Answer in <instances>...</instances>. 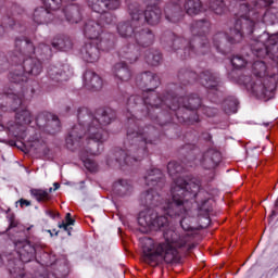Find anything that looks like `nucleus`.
<instances>
[{
  "label": "nucleus",
  "mask_w": 278,
  "mask_h": 278,
  "mask_svg": "<svg viewBox=\"0 0 278 278\" xmlns=\"http://www.w3.org/2000/svg\"><path fill=\"white\" fill-rule=\"evenodd\" d=\"M138 223L144 229H163L165 242H157L152 238L141 239L142 262L156 268L162 264H179L181 262V251L192 249V235H179L175 228L168 227V217L157 216V214L140 215Z\"/></svg>",
  "instance_id": "f257e3e1"
},
{
  "label": "nucleus",
  "mask_w": 278,
  "mask_h": 278,
  "mask_svg": "<svg viewBox=\"0 0 278 278\" xmlns=\"http://www.w3.org/2000/svg\"><path fill=\"white\" fill-rule=\"evenodd\" d=\"M167 172L169 177L174 179V185L170 189L172 201L166 202L164 212L172 218L186 216L192 210V200L197 197L200 186L179 176L180 173H184V166L177 161H172L167 164Z\"/></svg>",
  "instance_id": "f03ea898"
},
{
  "label": "nucleus",
  "mask_w": 278,
  "mask_h": 278,
  "mask_svg": "<svg viewBox=\"0 0 278 278\" xmlns=\"http://www.w3.org/2000/svg\"><path fill=\"white\" fill-rule=\"evenodd\" d=\"M114 116V111L110 109L98 111L97 117L87 115V118H89L88 124L85 127L83 124L74 126L70 131V137L66 139V143L74 146L76 142H79L84 136L86 140H93V142L101 143L105 142L108 140V131H105L103 127L110 125Z\"/></svg>",
  "instance_id": "7ed1b4c3"
},
{
  "label": "nucleus",
  "mask_w": 278,
  "mask_h": 278,
  "mask_svg": "<svg viewBox=\"0 0 278 278\" xmlns=\"http://www.w3.org/2000/svg\"><path fill=\"white\" fill-rule=\"evenodd\" d=\"M252 73L256 78L245 84L247 89L251 90L257 99L268 101L273 97V85L268 79L264 78L268 75L266 63L263 61L254 62Z\"/></svg>",
  "instance_id": "20e7f679"
},
{
  "label": "nucleus",
  "mask_w": 278,
  "mask_h": 278,
  "mask_svg": "<svg viewBox=\"0 0 278 278\" xmlns=\"http://www.w3.org/2000/svg\"><path fill=\"white\" fill-rule=\"evenodd\" d=\"M101 25H99L97 22H89L85 25V36L91 40V42L86 43L81 51L85 62H99V45H101Z\"/></svg>",
  "instance_id": "39448f33"
},
{
  "label": "nucleus",
  "mask_w": 278,
  "mask_h": 278,
  "mask_svg": "<svg viewBox=\"0 0 278 278\" xmlns=\"http://www.w3.org/2000/svg\"><path fill=\"white\" fill-rule=\"evenodd\" d=\"M169 110H179V108H186L187 110H199L201 108V98L197 94H192L189 98L173 97L170 93L162 100Z\"/></svg>",
  "instance_id": "423d86ee"
},
{
  "label": "nucleus",
  "mask_w": 278,
  "mask_h": 278,
  "mask_svg": "<svg viewBox=\"0 0 278 278\" xmlns=\"http://www.w3.org/2000/svg\"><path fill=\"white\" fill-rule=\"evenodd\" d=\"M89 8L98 14H104L108 10H118L121 0H87Z\"/></svg>",
  "instance_id": "0eeeda50"
},
{
  "label": "nucleus",
  "mask_w": 278,
  "mask_h": 278,
  "mask_svg": "<svg viewBox=\"0 0 278 278\" xmlns=\"http://www.w3.org/2000/svg\"><path fill=\"white\" fill-rule=\"evenodd\" d=\"M15 247L17 253H20V258L24 264L31 262L34 257H36V248H34L28 240L16 241Z\"/></svg>",
  "instance_id": "6e6552de"
},
{
  "label": "nucleus",
  "mask_w": 278,
  "mask_h": 278,
  "mask_svg": "<svg viewBox=\"0 0 278 278\" xmlns=\"http://www.w3.org/2000/svg\"><path fill=\"white\" fill-rule=\"evenodd\" d=\"M146 1H154V4H149L143 13L144 21L148 25H159L162 21V9L157 5L160 0H146Z\"/></svg>",
  "instance_id": "1a4fd4ad"
},
{
  "label": "nucleus",
  "mask_w": 278,
  "mask_h": 278,
  "mask_svg": "<svg viewBox=\"0 0 278 278\" xmlns=\"http://www.w3.org/2000/svg\"><path fill=\"white\" fill-rule=\"evenodd\" d=\"M222 160H223V155L218 150L210 149L203 154L202 166L206 170H212L220 164Z\"/></svg>",
  "instance_id": "9d476101"
},
{
  "label": "nucleus",
  "mask_w": 278,
  "mask_h": 278,
  "mask_svg": "<svg viewBox=\"0 0 278 278\" xmlns=\"http://www.w3.org/2000/svg\"><path fill=\"white\" fill-rule=\"evenodd\" d=\"M134 38L140 47H151L155 42V35L149 28H137Z\"/></svg>",
  "instance_id": "9b49d317"
},
{
  "label": "nucleus",
  "mask_w": 278,
  "mask_h": 278,
  "mask_svg": "<svg viewBox=\"0 0 278 278\" xmlns=\"http://www.w3.org/2000/svg\"><path fill=\"white\" fill-rule=\"evenodd\" d=\"M84 85L89 90H101L103 88V79L97 73L88 70L84 74Z\"/></svg>",
  "instance_id": "f8f14e48"
},
{
  "label": "nucleus",
  "mask_w": 278,
  "mask_h": 278,
  "mask_svg": "<svg viewBox=\"0 0 278 278\" xmlns=\"http://www.w3.org/2000/svg\"><path fill=\"white\" fill-rule=\"evenodd\" d=\"M112 71L119 81H129L131 79V71H129L126 62L116 63Z\"/></svg>",
  "instance_id": "ddd939ff"
},
{
  "label": "nucleus",
  "mask_w": 278,
  "mask_h": 278,
  "mask_svg": "<svg viewBox=\"0 0 278 278\" xmlns=\"http://www.w3.org/2000/svg\"><path fill=\"white\" fill-rule=\"evenodd\" d=\"M20 103L21 108L16 109L15 121L17 125H30L31 124V112L27 109H23V100H15Z\"/></svg>",
  "instance_id": "4468645a"
},
{
  "label": "nucleus",
  "mask_w": 278,
  "mask_h": 278,
  "mask_svg": "<svg viewBox=\"0 0 278 278\" xmlns=\"http://www.w3.org/2000/svg\"><path fill=\"white\" fill-rule=\"evenodd\" d=\"M53 188L47 189H30V195L36 199L38 203H51L53 201Z\"/></svg>",
  "instance_id": "2eb2a0df"
},
{
  "label": "nucleus",
  "mask_w": 278,
  "mask_h": 278,
  "mask_svg": "<svg viewBox=\"0 0 278 278\" xmlns=\"http://www.w3.org/2000/svg\"><path fill=\"white\" fill-rule=\"evenodd\" d=\"M117 31L122 38H131L136 36L138 28H134L129 22H122L117 25Z\"/></svg>",
  "instance_id": "dca6fc26"
},
{
  "label": "nucleus",
  "mask_w": 278,
  "mask_h": 278,
  "mask_svg": "<svg viewBox=\"0 0 278 278\" xmlns=\"http://www.w3.org/2000/svg\"><path fill=\"white\" fill-rule=\"evenodd\" d=\"M141 80L143 81L144 86H147L149 91L155 90L157 86H160V81L157 80V76H155L151 72H146L141 75Z\"/></svg>",
  "instance_id": "f3484780"
},
{
  "label": "nucleus",
  "mask_w": 278,
  "mask_h": 278,
  "mask_svg": "<svg viewBox=\"0 0 278 278\" xmlns=\"http://www.w3.org/2000/svg\"><path fill=\"white\" fill-rule=\"evenodd\" d=\"M185 10L189 16H195V14H199L203 10V3L201 0H187Z\"/></svg>",
  "instance_id": "a211bd4d"
},
{
  "label": "nucleus",
  "mask_w": 278,
  "mask_h": 278,
  "mask_svg": "<svg viewBox=\"0 0 278 278\" xmlns=\"http://www.w3.org/2000/svg\"><path fill=\"white\" fill-rule=\"evenodd\" d=\"M49 12H55V10H50L48 8H39L36 9L33 18L37 25H43V23H48L47 17L49 16Z\"/></svg>",
  "instance_id": "6ab92c4d"
},
{
  "label": "nucleus",
  "mask_w": 278,
  "mask_h": 278,
  "mask_svg": "<svg viewBox=\"0 0 278 278\" xmlns=\"http://www.w3.org/2000/svg\"><path fill=\"white\" fill-rule=\"evenodd\" d=\"M76 0H42L45 8L48 10H60L63 3H73Z\"/></svg>",
  "instance_id": "aec40b11"
},
{
  "label": "nucleus",
  "mask_w": 278,
  "mask_h": 278,
  "mask_svg": "<svg viewBox=\"0 0 278 278\" xmlns=\"http://www.w3.org/2000/svg\"><path fill=\"white\" fill-rule=\"evenodd\" d=\"M162 177V170L154 168L148 174V176H146V181H150L152 186H155V184H157Z\"/></svg>",
  "instance_id": "412c9836"
},
{
  "label": "nucleus",
  "mask_w": 278,
  "mask_h": 278,
  "mask_svg": "<svg viewBox=\"0 0 278 278\" xmlns=\"http://www.w3.org/2000/svg\"><path fill=\"white\" fill-rule=\"evenodd\" d=\"M52 47L60 49L61 51H66V49H71L73 47V42L68 38H61L58 41L52 42Z\"/></svg>",
  "instance_id": "4be33fe9"
},
{
  "label": "nucleus",
  "mask_w": 278,
  "mask_h": 278,
  "mask_svg": "<svg viewBox=\"0 0 278 278\" xmlns=\"http://www.w3.org/2000/svg\"><path fill=\"white\" fill-rule=\"evenodd\" d=\"M210 9L215 12V14H223L225 12V1L223 0H211Z\"/></svg>",
  "instance_id": "5701e85b"
},
{
  "label": "nucleus",
  "mask_w": 278,
  "mask_h": 278,
  "mask_svg": "<svg viewBox=\"0 0 278 278\" xmlns=\"http://www.w3.org/2000/svg\"><path fill=\"white\" fill-rule=\"evenodd\" d=\"M71 225H75V220L73 219L71 213H66L65 215V222H62L59 224V229H64V231H67L68 236H71Z\"/></svg>",
  "instance_id": "b1692460"
},
{
  "label": "nucleus",
  "mask_w": 278,
  "mask_h": 278,
  "mask_svg": "<svg viewBox=\"0 0 278 278\" xmlns=\"http://www.w3.org/2000/svg\"><path fill=\"white\" fill-rule=\"evenodd\" d=\"M117 162H124V164H127L128 166H131L134 162H136V159H132L131 156L127 155V152L125 150H121L117 153Z\"/></svg>",
  "instance_id": "393cba45"
},
{
  "label": "nucleus",
  "mask_w": 278,
  "mask_h": 278,
  "mask_svg": "<svg viewBox=\"0 0 278 278\" xmlns=\"http://www.w3.org/2000/svg\"><path fill=\"white\" fill-rule=\"evenodd\" d=\"M129 14H130L132 21H140V18H142V11L139 10L138 7L130 5L129 7Z\"/></svg>",
  "instance_id": "a878e982"
},
{
  "label": "nucleus",
  "mask_w": 278,
  "mask_h": 278,
  "mask_svg": "<svg viewBox=\"0 0 278 278\" xmlns=\"http://www.w3.org/2000/svg\"><path fill=\"white\" fill-rule=\"evenodd\" d=\"M231 64L235 68H244L247 66V61L242 56H233L231 59Z\"/></svg>",
  "instance_id": "bb28decb"
},
{
  "label": "nucleus",
  "mask_w": 278,
  "mask_h": 278,
  "mask_svg": "<svg viewBox=\"0 0 278 278\" xmlns=\"http://www.w3.org/2000/svg\"><path fill=\"white\" fill-rule=\"evenodd\" d=\"M147 62L151 66H157L160 62H162V54H151L150 56H148Z\"/></svg>",
  "instance_id": "cd10ccee"
},
{
  "label": "nucleus",
  "mask_w": 278,
  "mask_h": 278,
  "mask_svg": "<svg viewBox=\"0 0 278 278\" xmlns=\"http://www.w3.org/2000/svg\"><path fill=\"white\" fill-rule=\"evenodd\" d=\"M85 166H86L87 170H90V173H97V170L99 168L97 163L94 161H91V160L85 161Z\"/></svg>",
  "instance_id": "c85d7f7f"
},
{
  "label": "nucleus",
  "mask_w": 278,
  "mask_h": 278,
  "mask_svg": "<svg viewBox=\"0 0 278 278\" xmlns=\"http://www.w3.org/2000/svg\"><path fill=\"white\" fill-rule=\"evenodd\" d=\"M146 201H153V189L148 190L143 193Z\"/></svg>",
  "instance_id": "c756f323"
},
{
  "label": "nucleus",
  "mask_w": 278,
  "mask_h": 278,
  "mask_svg": "<svg viewBox=\"0 0 278 278\" xmlns=\"http://www.w3.org/2000/svg\"><path fill=\"white\" fill-rule=\"evenodd\" d=\"M20 205L21 207H29V205H31V202L29 200H25V199H21L20 200Z\"/></svg>",
  "instance_id": "7c9ffc66"
},
{
  "label": "nucleus",
  "mask_w": 278,
  "mask_h": 278,
  "mask_svg": "<svg viewBox=\"0 0 278 278\" xmlns=\"http://www.w3.org/2000/svg\"><path fill=\"white\" fill-rule=\"evenodd\" d=\"M137 140H141L142 142H144V144H147V135L142 132H137Z\"/></svg>",
  "instance_id": "2f4dec72"
},
{
  "label": "nucleus",
  "mask_w": 278,
  "mask_h": 278,
  "mask_svg": "<svg viewBox=\"0 0 278 278\" xmlns=\"http://www.w3.org/2000/svg\"><path fill=\"white\" fill-rule=\"evenodd\" d=\"M202 79H204V81H214V77L212 76H206L205 74L202 75Z\"/></svg>",
  "instance_id": "473e14b6"
},
{
  "label": "nucleus",
  "mask_w": 278,
  "mask_h": 278,
  "mask_svg": "<svg viewBox=\"0 0 278 278\" xmlns=\"http://www.w3.org/2000/svg\"><path fill=\"white\" fill-rule=\"evenodd\" d=\"M265 3V8H268V5H273V0H262Z\"/></svg>",
  "instance_id": "72a5a7b5"
},
{
  "label": "nucleus",
  "mask_w": 278,
  "mask_h": 278,
  "mask_svg": "<svg viewBox=\"0 0 278 278\" xmlns=\"http://www.w3.org/2000/svg\"><path fill=\"white\" fill-rule=\"evenodd\" d=\"M29 73H30L31 75H38V72H36V68H35V67H33V68L29 71Z\"/></svg>",
  "instance_id": "f704fd0d"
},
{
  "label": "nucleus",
  "mask_w": 278,
  "mask_h": 278,
  "mask_svg": "<svg viewBox=\"0 0 278 278\" xmlns=\"http://www.w3.org/2000/svg\"><path fill=\"white\" fill-rule=\"evenodd\" d=\"M270 18V12L265 13V20Z\"/></svg>",
  "instance_id": "c9c22d12"
},
{
  "label": "nucleus",
  "mask_w": 278,
  "mask_h": 278,
  "mask_svg": "<svg viewBox=\"0 0 278 278\" xmlns=\"http://www.w3.org/2000/svg\"><path fill=\"white\" fill-rule=\"evenodd\" d=\"M78 121H81V110L78 111Z\"/></svg>",
  "instance_id": "e433bc0d"
},
{
  "label": "nucleus",
  "mask_w": 278,
  "mask_h": 278,
  "mask_svg": "<svg viewBox=\"0 0 278 278\" xmlns=\"http://www.w3.org/2000/svg\"><path fill=\"white\" fill-rule=\"evenodd\" d=\"M54 190H58V188H60V184H58V182H54Z\"/></svg>",
  "instance_id": "4c0bfd02"
},
{
  "label": "nucleus",
  "mask_w": 278,
  "mask_h": 278,
  "mask_svg": "<svg viewBox=\"0 0 278 278\" xmlns=\"http://www.w3.org/2000/svg\"><path fill=\"white\" fill-rule=\"evenodd\" d=\"M180 225H181L182 229H185V230H188V229H189V228H186V227L184 226V220L180 222Z\"/></svg>",
  "instance_id": "58836bf2"
},
{
  "label": "nucleus",
  "mask_w": 278,
  "mask_h": 278,
  "mask_svg": "<svg viewBox=\"0 0 278 278\" xmlns=\"http://www.w3.org/2000/svg\"><path fill=\"white\" fill-rule=\"evenodd\" d=\"M52 121H55V123H58V124L60 123L56 116H53Z\"/></svg>",
  "instance_id": "ea45409f"
},
{
  "label": "nucleus",
  "mask_w": 278,
  "mask_h": 278,
  "mask_svg": "<svg viewBox=\"0 0 278 278\" xmlns=\"http://www.w3.org/2000/svg\"><path fill=\"white\" fill-rule=\"evenodd\" d=\"M66 20L71 22V21H73V17L66 15Z\"/></svg>",
  "instance_id": "a19ab883"
},
{
  "label": "nucleus",
  "mask_w": 278,
  "mask_h": 278,
  "mask_svg": "<svg viewBox=\"0 0 278 278\" xmlns=\"http://www.w3.org/2000/svg\"><path fill=\"white\" fill-rule=\"evenodd\" d=\"M1 34H3V27L2 26H0V36H1Z\"/></svg>",
  "instance_id": "79ce46f5"
},
{
  "label": "nucleus",
  "mask_w": 278,
  "mask_h": 278,
  "mask_svg": "<svg viewBox=\"0 0 278 278\" xmlns=\"http://www.w3.org/2000/svg\"><path fill=\"white\" fill-rule=\"evenodd\" d=\"M1 264H3V258H1V256H0V266H1Z\"/></svg>",
  "instance_id": "37998d69"
},
{
  "label": "nucleus",
  "mask_w": 278,
  "mask_h": 278,
  "mask_svg": "<svg viewBox=\"0 0 278 278\" xmlns=\"http://www.w3.org/2000/svg\"><path fill=\"white\" fill-rule=\"evenodd\" d=\"M11 227H16V225H14V224H11Z\"/></svg>",
  "instance_id": "c03bdc74"
},
{
  "label": "nucleus",
  "mask_w": 278,
  "mask_h": 278,
  "mask_svg": "<svg viewBox=\"0 0 278 278\" xmlns=\"http://www.w3.org/2000/svg\"><path fill=\"white\" fill-rule=\"evenodd\" d=\"M50 214L52 215V217H53V212L52 211H50Z\"/></svg>",
  "instance_id": "a18cd8bd"
},
{
  "label": "nucleus",
  "mask_w": 278,
  "mask_h": 278,
  "mask_svg": "<svg viewBox=\"0 0 278 278\" xmlns=\"http://www.w3.org/2000/svg\"><path fill=\"white\" fill-rule=\"evenodd\" d=\"M30 228H27V231H29Z\"/></svg>",
  "instance_id": "49530a36"
},
{
  "label": "nucleus",
  "mask_w": 278,
  "mask_h": 278,
  "mask_svg": "<svg viewBox=\"0 0 278 278\" xmlns=\"http://www.w3.org/2000/svg\"><path fill=\"white\" fill-rule=\"evenodd\" d=\"M55 236H58V231L55 232Z\"/></svg>",
  "instance_id": "de8ad7c7"
}]
</instances>
